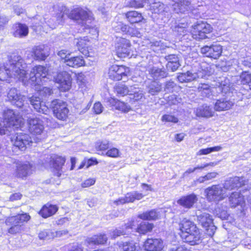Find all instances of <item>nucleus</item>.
I'll return each mask as SVG.
<instances>
[{"mask_svg": "<svg viewBox=\"0 0 251 251\" xmlns=\"http://www.w3.org/2000/svg\"><path fill=\"white\" fill-rule=\"evenodd\" d=\"M222 148L220 146H215L214 147L208 148L206 149H201L199 152L197 153V154L199 155H206L214 151H219L222 150Z\"/></svg>", "mask_w": 251, "mask_h": 251, "instance_id": "nucleus-49", "label": "nucleus"}, {"mask_svg": "<svg viewBox=\"0 0 251 251\" xmlns=\"http://www.w3.org/2000/svg\"><path fill=\"white\" fill-rule=\"evenodd\" d=\"M126 18L131 24L138 23L144 20L141 13L136 11H131L125 13Z\"/></svg>", "mask_w": 251, "mask_h": 251, "instance_id": "nucleus-29", "label": "nucleus"}, {"mask_svg": "<svg viewBox=\"0 0 251 251\" xmlns=\"http://www.w3.org/2000/svg\"><path fill=\"white\" fill-rule=\"evenodd\" d=\"M118 245L120 251H135L136 248L133 242H120Z\"/></svg>", "mask_w": 251, "mask_h": 251, "instance_id": "nucleus-44", "label": "nucleus"}, {"mask_svg": "<svg viewBox=\"0 0 251 251\" xmlns=\"http://www.w3.org/2000/svg\"><path fill=\"white\" fill-rule=\"evenodd\" d=\"M106 155L109 157L116 158L120 156V151L117 148H113L107 151Z\"/></svg>", "mask_w": 251, "mask_h": 251, "instance_id": "nucleus-60", "label": "nucleus"}, {"mask_svg": "<svg viewBox=\"0 0 251 251\" xmlns=\"http://www.w3.org/2000/svg\"><path fill=\"white\" fill-rule=\"evenodd\" d=\"M206 198L209 201L218 202L223 200L226 195L224 189L220 185H213L204 190Z\"/></svg>", "mask_w": 251, "mask_h": 251, "instance_id": "nucleus-7", "label": "nucleus"}, {"mask_svg": "<svg viewBox=\"0 0 251 251\" xmlns=\"http://www.w3.org/2000/svg\"><path fill=\"white\" fill-rule=\"evenodd\" d=\"M241 83L243 84H249L251 89V74L248 71L242 72L240 75Z\"/></svg>", "mask_w": 251, "mask_h": 251, "instance_id": "nucleus-48", "label": "nucleus"}, {"mask_svg": "<svg viewBox=\"0 0 251 251\" xmlns=\"http://www.w3.org/2000/svg\"><path fill=\"white\" fill-rule=\"evenodd\" d=\"M58 210V207L55 205L47 203L39 212V214L46 218L54 215Z\"/></svg>", "mask_w": 251, "mask_h": 251, "instance_id": "nucleus-27", "label": "nucleus"}, {"mask_svg": "<svg viewBox=\"0 0 251 251\" xmlns=\"http://www.w3.org/2000/svg\"><path fill=\"white\" fill-rule=\"evenodd\" d=\"M89 41L88 40L87 37H84L83 38L77 39V41L75 42L78 50L85 55H87L88 54V50L86 48H87L89 45Z\"/></svg>", "mask_w": 251, "mask_h": 251, "instance_id": "nucleus-37", "label": "nucleus"}, {"mask_svg": "<svg viewBox=\"0 0 251 251\" xmlns=\"http://www.w3.org/2000/svg\"><path fill=\"white\" fill-rule=\"evenodd\" d=\"M68 251H83L82 245L78 243L74 244Z\"/></svg>", "mask_w": 251, "mask_h": 251, "instance_id": "nucleus-64", "label": "nucleus"}, {"mask_svg": "<svg viewBox=\"0 0 251 251\" xmlns=\"http://www.w3.org/2000/svg\"><path fill=\"white\" fill-rule=\"evenodd\" d=\"M76 80L79 87L84 88L86 86L87 81L85 75L81 73L76 75Z\"/></svg>", "mask_w": 251, "mask_h": 251, "instance_id": "nucleus-53", "label": "nucleus"}, {"mask_svg": "<svg viewBox=\"0 0 251 251\" xmlns=\"http://www.w3.org/2000/svg\"><path fill=\"white\" fill-rule=\"evenodd\" d=\"M55 83L59 84L58 87L61 91H66L70 89L72 86L71 75L66 71L57 73L54 76Z\"/></svg>", "mask_w": 251, "mask_h": 251, "instance_id": "nucleus-9", "label": "nucleus"}, {"mask_svg": "<svg viewBox=\"0 0 251 251\" xmlns=\"http://www.w3.org/2000/svg\"><path fill=\"white\" fill-rule=\"evenodd\" d=\"M161 84L156 81H153L148 87V92L151 95L157 94L161 90Z\"/></svg>", "mask_w": 251, "mask_h": 251, "instance_id": "nucleus-46", "label": "nucleus"}, {"mask_svg": "<svg viewBox=\"0 0 251 251\" xmlns=\"http://www.w3.org/2000/svg\"><path fill=\"white\" fill-rule=\"evenodd\" d=\"M92 20H91L90 23L87 22L86 25H84L83 26L84 27V29H90V32L92 34L97 36L98 35V30L97 28L94 27L93 25H91Z\"/></svg>", "mask_w": 251, "mask_h": 251, "instance_id": "nucleus-61", "label": "nucleus"}, {"mask_svg": "<svg viewBox=\"0 0 251 251\" xmlns=\"http://www.w3.org/2000/svg\"><path fill=\"white\" fill-rule=\"evenodd\" d=\"M162 121L163 122L176 123L178 122V119L177 118L174 117V116L164 115L162 117Z\"/></svg>", "mask_w": 251, "mask_h": 251, "instance_id": "nucleus-62", "label": "nucleus"}, {"mask_svg": "<svg viewBox=\"0 0 251 251\" xmlns=\"http://www.w3.org/2000/svg\"><path fill=\"white\" fill-rule=\"evenodd\" d=\"M233 103L225 99L217 100L215 104V110H229L232 108Z\"/></svg>", "mask_w": 251, "mask_h": 251, "instance_id": "nucleus-38", "label": "nucleus"}, {"mask_svg": "<svg viewBox=\"0 0 251 251\" xmlns=\"http://www.w3.org/2000/svg\"><path fill=\"white\" fill-rule=\"evenodd\" d=\"M84 63L85 62L81 56H70L65 64L69 67L78 68L82 66Z\"/></svg>", "mask_w": 251, "mask_h": 251, "instance_id": "nucleus-33", "label": "nucleus"}, {"mask_svg": "<svg viewBox=\"0 0 251 251\" xmlns=\"http://www.w3.org/2000/svg\"><path fill=\"white\" fill-rule=\"evenodd\" d=\"M168 7L160 1H155L154 0L150 3V10L152 13L155 14H161L168 13Z\"/></svg>", "mask_w": 251, "mask_h": 251, "instance_id": "nucleus-26", "label": "nucleus"}, {"mask_svg": "<svg viewBox=\"0 0 251 251\" xmlns=\"http://www.w3.org/2000/svg\"><path fill=\"white\" fill-rule=\"evenodd\" d=\"M109 147V142L107 140H103L97 143L96 148L98 150L105 151Z\"/></svg>", "mask_w": 251, "mask_h": 251, "instance_id": "nucleus-56", "label": "nucleus"}, {"mask_svg": "<svg viewBox=\"0 0 251 251\" xmlns=\"http://www.w3.org/2000/svg\"><path fill=\"white\" fill-rule=\"evenodd\" d=\"M196 115L198 117L208 118L214 115V111H195Z\"/></svg>", "mask_w": 251, "mask_h": 251, "instance_id": "nucleus-55", "label": "nucleus"}, {"mask_svg": "<svg viewBox=\"0 0 251 251\" xmlns=\"http://www.w3.org/2000/svg\"><path fill=\"white\" fill-rule=\"evenodd\" d=\"M29 100L34 110H45L46 105L44 104V102L41 100L39 97L32 96Z\"/></svg>", "mask_w": 251, "mask_h": 251, "instance_id": "nucleus-40", "label": "nucleus"}, {"mask_svg": "<svg viewBox=\"0 0 251 251\" xmlns=\"http://www.w3.org/2000/svg\"><path fill=\"white\" fill-rule=\"evenodd\" d=\"M197 226L195 223L189 220L184 219L179 224V228L181 233L190 231V229H194Z\"/></svg>", "mask_w": 251, "mask_h": 251, "instance_id": "nucleus-39", "label": "nucleus"}, {"mask_svg": "<svg viewBox=\"0 0 251 251\" xmlns=\"http://www.w3.org/2000/svg\"><path fill=\"white\" fill-rule=\"evenodd\" d=\"M247 181L248 180L244 176L230 177L225 181L223 184V188L226 190H231L245 185Z\"/></svg>", "mask_w": 251, "mask_h": 251, "instance_id": "nucleus-18", "label": "nucleus"}, {"mask_svg": "<svg viewBox=\"0 0 251 251\" xmlns=\"http://www.w3.org/2000/svg\"><path fill=\"white\" fill-rule=\"evenodd\" d=\"M54 116L60 120L64 121L67 118L68 111H52Z\"/></svg>", "mask_w": 251, "mask_h": 251, "instance_id": "nucleus-57", "label": "nucleus"}, {"mask_svg": "<svg viewBox=\"0 0 251 251\" xmlns=\"http://www.w3.org/2000/svg\"><path fill=\"white\" fill-rule=\"evenodd\" d=\"M8 100L18 108L25 106V97L21 95L19 91L15 88H11L7 94Z\"/></svg>", "mask_w": 251, "mask_h": 251, "instance_id": "nucleus-13", "label": "nucleus"}, {"mask_svg": "<svg viewBox=\"0 0 251 251\" xmlns=\"http://www.w3.org/2000/svg\"><path fill=\"white\" fill-rule=\"evenodd\" d=\"M208 75L206 71L199 70L197 72L187 71L185 73L180 74L177 76L178 81L181 83L193 81L197 78H203Z\"/></svg>", "mask_w": 251, "mask_h": 251, "instance_id": "nucleus-15", "label": "nucleus"}, {"mask_svg": "<svg viewBox=\"0 0 251 251\" xmlns=\"http://www.w3.org/2000/svg\"><path fill=\"white\" fill-rule=\"evenodd\" d=\"M191 230L193 231L192 233L180 234L181 238L184 242L189 243L190 245L199 244L202 241L199 229L197 226Z\"/></svg>", "mask_w": 251, "mask_h": 251, "instance_id": "nucleus-17", "label": "nucleus"}, {"mask_svg": "<svg viewBox=\"0 0 251 251\" xmlns=\"http://www.w3.org/2000/svg\"><path fill=\"white\" fill-rule=\"evenodd\" d=\"M198 201L197 196L194 194L181 197L177 200V203L181 206L190 209L193 207L194 203Z\"/></svg>", "mask_w": 251, "mask_h": 251, "instance_id": "nucleus-24", "label": "nucleus"}, {"mask_svg": "<svg viewBox=\"0 0 251 251\" xmlns=\"http://www.w3.org/2000/svg\"><path fill=\"white\" fill-rule=\"evenodd\" d=\"M132 223H129L126 224L118 228H116L113 230L109 231L110 236L112 238L115 239L121 235H124L128 233L127 230L133 228Z\"/></svg>", "mask_w": 251, "mask_h": 251, "instance_id": "nucleus-25", "label": "nucleus"}, {"mask_svg": "<svg viewBox=\"0 0 251 251\" xmlns=\"http://www.w3.org/2000/svg\"><path fill=\"white\" fill-rule=\"evenodd\" d=\"M197 221L205 229V233L212 237L214 234L216 227L214 225L212 216L208 213L198 211L196 214Z\"/></svg>", "mask_w": 251, "mask_h": 251, "instance_id": "nucleus-6", "label": "nucleus"}, {"mask_svg": "<svg viewBox=\"0 0 251 251\" xmlns=\"http://www.w3.org/2000/svg\"><path fill=\"white\" fill-rule=\"evenodd\" d=\"M228 199L229 204L232 207H235L237 205H242L244 202L243 196L237 192L232 193Z\"/></svg>", "mask_w": 251, "mask_h": 251, "instance_id": "nucleus-31", "label": "nucleus"}, {"mask_svg": "<svg viewBox=\"0 0 251 251\" xmlns=\"http://www.w3.org/2000/svg\"><path fill=\"white\" fill-rule=\"evenodd\" d=\"M30 218V216L26 213L18 214L7 218L5 220V224L7 226H11L8 229V232L11 234H16L20 232L22 226L25 222H27Z\"/></svg>", "mask_w": 251, "mask_h": 251, "instance_id": "nucleus-5", "label": "nucleus"}, {"mask_svg": "<svg viewBox=\"0 0 251 251\" xmlns=\"http://www.w3.org/2000/svg\"><path fill=\"white\" fill-rule=\"evenodd\" d=\"M149 73L154 79L165 77L168 74L164 68H159L156 67H153L151 68L149 70Z\"/></svg>", "mask_w": 251, "mask_h": 251, "instance_id": "nucleus-35", "label": "nucleus"}, {"mask_svg": "<svg viewBox=\"0 0 251 251\" xmlns=\"http://www.w3.org/2000/svg\"><path fill=\"white\" fill-rule=\"evenodd\" d=\"M130 41L124 38H117L115 48L117 55L121 58L129 56L130 50Z\"/></svg>", "mask_w": 251, "mask_h": 251, "instance_id": "nucleus-11", "label": "nucleus"}, {"mask_svg": "<svg viewBox=\"0 0 251 251\" xmlns=\"http://www.w3.org/2000/svg\"><path fill=\"white\" fill-rule=\"evenodd\" d=\"M4 125L0 123V134L8 135L12 132V130L22 128L24 125L25 120L21 115L18 111H4ZM0 122L1 120L0 118Z\"/></svg>", "mask_w": 251, "mask_h": 251, "instance_id": "nucleus-2", "label": "nucleus"}, {"mask_svg": "<svg viewBox=\"0 0 251 251\" xmlns=\"http://www.w3.org/2000/svg\"><path fill=\"white\" fill-rule=\"evenodd\" d=\"M26 67L23 58L17 53L8 57L7 62L0 67V79L7 81V78H14L22 81L24 85H40L43 84L48 70L43 66L33 68L28 78L25 68Z\"/></svg>", "mask_w": 251, "mask_h": 251, "instance_id": "nucleus-1", "label": "nucleus"}, {"mask_svg": "<svg viewBox=\"0 0 251 251\" xmlns=\"http://www.w3.org/2000/svg\"><path fill=\"white\" fill-rule=\"evenodd\" d=\"M50 108L52 110H68L66 103L60 100H52L50 104Z\"/></svg>", "mask_w": 251, "mask_h": 251, "instance_id": "nucleus-45", "label": "nucleus"}, {"mask_svg": "<svg viewBox=\"0 0 251 251\" xmlns=\"http://www.w3.org/2000/svg\"><path fill=\"white\" fill-rule=\"evenodd\" d=\"M107 240V238L105 234H100L87 238L86 239V242L88 245H99L105 244Z\"/></svg>", "mask_w": 251, "mask_h": 251, "instance_id": "nucleus-30", "label": "nucleus"}, {"mask_svg": "<svg viewBox=\"0 0 251 251\" xmlns=\"http://www.w3.org/2000/svg\"><path fill=\"white\" fill-rule=\"evenodd\" d=\"M117 25H114L113 27L117 32H122L128 34L129 26L122 22L117 23Z\"/></svg>", "mask_w": 251, "mask_h": 251, "instance_id": "nucleus-51", "label": "nucleus"}, {"mask_svg": "<svg viewBox=\"0 0 251 251\" xmlns=\"http://www.w3.org/2000/svg\"><path fill=\"white\" fill-rule=\"evenodd\" d=\"M68 17L77 22L82 26L87 24V22L90 23L93 20L90 13L80 7L73 9L68 15Z\"/></svg>", "mask_w": 251, "mask_h": 251, "instance_id": "nucleus-8", "label": "nucleus"}, {"mask_svg": "<svg viewBox=\"0 0 251 251\" xmlns=\"http://www.w3.org/2000/svg\"><path fill=\"white\" fill-rule=\"evenodd\" d=\"M153 1L154 0H126V5L129 7L139 8L143 7L144 3H150Z\"/></svg>", "mask_w": 251, "mask_h": 251, "instance_id": "nucleus-43", "label": "nucleus"}, {"mask_svg": "<svg viewBox=\"0 0 251 251\" xmlns=\"http://www.w3.org/2000/svg\"><path fill=\"white\" fill-rule=\"evenodd\" d=\"M144 195L137 191H133L127 193L125 197H122L118 200L115 201L114 203L117 205L123 204L126 203L132 202L135 200H140L142 199Z\"/></svg>", "mask_w": 251, "mask_h": 251, "instance_id": "nucleus-21", "label": "nucleus"}, {"mask_svg": "<svg viewBox=\"0 0 251 251\" xmlns=\"http://www.w3.org/2000/svg\"><path fill=\"white\" fill-rule=\"evenodd\" d=\"M54 9L57 10V13L56 16H53L50 19L47 18H44L43 21H41L42 24L46 26L45 24L49 26L51 29H54L59 25H61L64 23V15L67 14V10L66 6L63 4L59 3L54 6Z\"/></svg>", "mask_w": 251, "mask_h": 251, "instance_id": "nucleus-4", "label": "nucleus"}, {"mask_svg": "<svg viewBox=\"0 0 251 251\" xmlns=\"http://www.w3.org/2000/svg\"><path fill=\"white\" fill-rule=\"evenodd\" d=\"M35 89L39 92V95L41 96H49L52 93V89L46 87L41 88V85L35 86Z\"/></svg>", "mask_w": 251, "mask_h": 251, "instance_id": "nucleus-50", "label": "nucleus"}, {"mask_svg": "<svg viewBox=\"0 0 251 251\" xmlns=\"http://www.w3.org/2000/svg\"><path fill=\"white\" fill-rule=\"evenodd\" d=\"M198 26V29H201L202 31H205L208 34H210L212 31V28L209 24L206 23L201 22L196 24Z\"/></svg>", "mask_w": 251, "mask_h": 251, "instance_id": "nucleus-52", "label": "nucleus"}, {"mask_svg": "<svg viewBox=\"0 0 251 251\" xmlns=\"http://www.w3.org/2000/svg\"><path fill=\"white\" fill-rule=\"evenodd\" d=\"M108 104L115 110H130L126 103L115 99L111 98L108 101Z\"/></svg>", "mask_w": 251, "mask_h": 251, "instance_id": "nucleus-36", "label": "nucleus"}, {"mask_svg": "<svg viewBox=\"0 0 251 251\" xmlns=\"http://www.w3.org/2000/svg\"><path fill=\"white\" fill-rule=\"evenodd\" d=\"M133 85L127 86L124 83H119L114 87V91L117 95L124 96L129 94H132L133 91Z\"/></svg>", "mask_w": 251, "mask_h": 251, "instance_id": "nucleus-28", "label": "nucleus"}, {"mask_svg": "<svg viewBox=\"0 0 251 251\" xmlns=\"http://www.w3.org/2000/svg\"><path fill=\"white\" fill-rule=\"evenodd\" d=\"M49 51L50 49L48 46L44 44H40L34 46L32 52L34 58L36 60H45L49 55Z\"/></svg>", "mask_w": 251, "mask_h": 251, "instance_id": "nucleus-20", "label": "nucleus"}, {"mask_svg": "<svg viewBox=\"0 0 251 251\" xmlns=\"http://www.w3.org/2000/svg\"><path fill=\"white\" fill-rule=\"evenodd\" d=\"M11 141L14 146L22 151L25 150L27 145L32 143L29 135L23 133H17L12 135L11 137Z\"/></svg>", "mask_w": 251, "mask_h": 251, "instance_id": "nucleus-12", "label": "nucleus"}, {"mask_svg": "<svg viewBox=\"0 0 251 251\" xmlns=\"http://www.w3.org/2000/svg\"><path fill=\"white\" fill-rule=\"evenodd\" d=\"M129 72V70L127 67L114 65L109 68L108 76L113 80L118 81L126 77Z\"/></svg>", "mask_w": 251, "mask_h": 251, "instance_id": "nucleus-10", "label": "nucleus"}, {"mask_svg": "<svg viewBox=\"0 0 251 251\" xmlns=\"http://www.w3.org/2000/svg\"><path fill=\"white\" fill-rule=\"evenodd\" d=\"M65 161V158L60 156L53 154L50 156V163L52 168V171L54 176L57 177L61 176L63 172L62 166L64 165Z\"/></svg>", "mask_w": 251, "mask_h": 251, "instance_id": "nucleus-16", "label": "nucleus"}, {"mask_svg": "<svg viewBox=\"0 0 251 251\" xmlns=\"http://www.w3.org/2000/svg\"><path fill=\"white\" fill-rule=\"evenodd\" d=\"M33 170V165L29 162L17 163L7 166L6 172L11 177L25 179L32 173Z\"/></svg>", "mask_w": 251, "mask_h": 251, "instance_id": "nucleus-3", "label": "nucleus"}, {"mask_svg": "<svg viewBox=\"0 0 251 251\" xmlns=\"http://www.w3.org/2000/svg\"><path fill=\"white\" fill-rule=\"evenodd\" d=\"M159 216V213L153 209L147 211L138 215V217L144 220H155Z\"/></svg>", "mask_w": 251, "mask_h": 251, "instance_id": "nucleus-41", "label": "nucleus"}, {"mask_svg": "<svg viewBox=\"0 0 251 251\" xmlns=\"http://www.w3.org/2000/svg\"><path fill=\"white\" fill-rule=\"evenodd\" d=\"M28 33V27L25 25L19 24L16 26L13 35L15 37L23 38L26 36Z\"/></svg>", "mask_w": 251, "mask_h": 251, "instance_id": "nucleus-34", "label": "nucleus"}, {"mask_svg": "<svg viewBox=\"0 0 251 251\" xmlns=\"http://www.w3.org/2000/svg\"><path fill=\"white\" fill-rule=\"evenodd\" d=\"M132 90V94H129L130 99L133 100L134 101H136L141 100L143 97L144 95L142 91L135 87L134 85H133Z\"/></svg>", "mask_w": 251, "mask_h": 251, "instance_id": "nucleus-47", "label": "nucleus"}, {"mask_svg": "<svg viewBox=\"0 0 251 251\" xmlns=\"http://www.w3.org/2000/svg\"><path fill=\"white\" fill-rule=\"evenodd\" d=\"M173 5V9L176 13H188L192 9V6L189 0H175Z\"/></svg>", "mask_w": 251, "mask_h": 251, "instance_id": "nucleus-19", "label": "nucleus"}, {"mask_svg": "<svg viewBox=\"0 0 251 251\" xmlns=\"http://www.w3.org/2000/svg\"><path fill=\"white\" fill-rule=\"evenodd\" d=\"M223 51L222 46L219 44H212L201 48V52L205 56L217 59L221 55Z\"/></svg>", "mask_w": 251, "mask_h": 251, "instance_id": "nucleus-14", "label": "nucleus"}, {"mask_svg": "<svg viewBox=\"0 0 251 251\" xmlns=\"http://www.w3.org/2000/svg\"><path fill=\"white\" fill-rule=\"evenodd\" d=\"M153 224L148 222H141L136 230L140 234H145L148 232L151 231L153 228Z\"/></svg>", "mask_w": 251, "mask_h": 251, "instance_id": "nucleus-42", "label": "nucleus"}, {"mask_svg": "<svg viewBox=\"0 0 251 251\" xmlns=\"http://www.w3.org/2000/svg\"><path fill=\"white\" fill-rule=\"evenodd\" d=\"M181 27L178 26H171V28L172 29V30L176 32L179 35H182L183 34H184L186 30V28L187 26V23H182L181 24Z\"/></svg>", "mask_w": 251, "mask_h": 251, "instance_id": "nucleus-54", "label": "nucleus"}, {"mask_svg": "<svg viewBox=\"0 0 251 251\" xmlns=\"http://www.w3.org/2000/svg\"><path fill=\"white\" fill-rule=\"evenodd\" d=\"M144 247L147 251H160L163 248V243L160 239L148 238L145 242Z\"/></svg>", "mask_w": 251, "mask_h": 251, "instance_id": "nucleus-22", "label": "nucleus"}, {"mask_svg": "<svg viewBox=\"0 0 251 251\" xmlns=\"http://www.w3.org/2000/svg\"><path fill=\"white\" fill-rule=\"evenodd\" d=\"M176 86V83L173 81L170 80L166 82L164 90L167 93L173 92Z\"/></svg>", "mask_w": 251, "mask_h": 251, "instance_id": "nucleus-59", "label": "nucleus"}, {"mask_svg": "<svg viewBox=\"0 0 251 251\" xmlns=\"http://www.w3.org/2000/svg\"><path fill=\"white\" fill-rule=\"evenodd\" d=\"M57 54L60 57L62 61L65 63H66L67 59H69V57L70 56V53L65 50H62L59 51Z\"/></svg>", "mask_w": 251, "mask_h": 251, "instance_id": "nucleus-58", "label": "nucleus"}, {"mask_svg": "<svg viewBox=\"0 0 251 251\" xmlns=\"http://www.w3.org/2000/svg\"><path fill=\"white\" fill-rule=\"evenodd\" d=\"M29 131L33 134H41L44 126L42 121L38 118H30L28 121Z\"/></svg>", "mask_w": 251, "mask_h": 251, "instance_id": "nucleus-23", "label": "nucleus"}, {"mask_svg": "<svg viewBox=\"0 0 251 251\" xmlns=\"http://www.w3.org/2000/svg\"><path fill=\"white\" fill-rule=\"evenodd\" d=\"M180 66L179 62H176L174 63H167L166 67L168 70L175 72L177 70Z\"/></svg>", "mask_w": 251, "mask_h": 251, "instance_id": "nucleus-63", "label": "nucleus"}, {"mask_svg": "<svg viewBox=\"0 0 251 251\" xmlns=\"http://www.w3.org/2000/svg\"><path fill=\"white\" fill-rule=\"evenodd\" d=\"M192 35L193 37L198 40L210 38V35L208 34L205 31H202L201 29H198V26L196 24L192 25Z\"/></svg>", "mask_w": 251, "mask_h": 251, "instance_id": "nucleus-32", "label": "nucleus"}]
</instances>
